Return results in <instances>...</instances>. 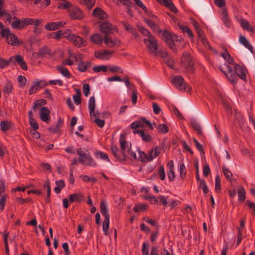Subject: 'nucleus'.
Wrapping results in <instances>:
<instances>
[{"label": "nucleus", "instance_id": "59", "mask_svg": "<svg viewBox=\"0 0 255 255\" xmlns=\"http://www.w3.org/2000/svg\"><path fill=\"white\" fill-rule=\"evenodd\" d=\"M77 154L80 156V158L85 159L88 157L89 154L87 153L86 151L81 148H79L77 150Z\"/></svg>", "mask_w": 255, "mask_h": 255}, {"label": "nucleus", "instance_id": "33", "mask_svg": "<svg viewBox=\"0 0 255 255\" xmlns=\"http://www.w3.org/2000/svg\"><path fill=\"white\" fill-rule=\"evenodd\" d=\"M57 69L63 76L66 78H69L71 77V73L67 68L63 67V66H58L57 67Z\"/></svg>", "mask_w": 255, "mask_h": 255}, {"label": "nucleus", "instance_id": "63", "mask_svg": "<svg viewBox=\"0 0 255 255\" xmlns=\"http://www.w3.org/2000/svg\"><path fill=\"white\" fill-rule=\"evenodd\" d=\"M158 174L159 178L161 180H164L165 179L166 175L163 166H161L159 167Z\"/></svg>", "mask_w": 255, "mask_h": 255}, {"label": "nucleus", "instance_id": "52", "mask_svg": "<svg viewBox=\"0 0 255 255\" xmlns=\"http://www.w3.org/2000/svg\"><path fill=\"white\" fill-rule=\"evenodd\" d=\"M73 5L69 1H66L64 3L59 4L57 8L59 9H68V10L70 8L71 6H72Z\"/></svg>", "mask_w": 255, "mask_h": 255}, {"label": "nucleus", "instance_id": "42", "mask_svg": "<svg viewBox=\"0 0 255 255\" xmlns=\"http://www.w3.org/2000/svg\"><path fill=\"white\" fill-rule=\"evenodd\" d=\"M123 25L124 28L128 31L131 33L133 35H136L137 32L135 29L131 27L130 25L127 22H123Z\"/></svg>", "mask_w": 255, "mask_h": 255}, {"label": "nucleus", "instance_id": "6", "mask_svg": "<svg viewBox=\"0 0 255 255\" xmlns=\"http://www.w3.org/2000/svg\"><path fill=\"white\" fill-rule=\"evenodd\" d=\"M181 65L188 72L193 71V63L190 54L188 52H185L183 54L181 58Z\"/></svg>", "mask_w": 255, "mask_h": 255}, {"label": "nucleus", "instance_id": "18", "mask_svg": "<svg viewBox=\"0 0 255 255\" xmlns=\"http://www.w3.org/2000/svg\"><path fill=\"white\" fill-rule=\"evenodd\" d=\"M49 114L50 111L47 108L43 107L40 108V117L42 121L47 123H49L50 120Z\"/></svg>", "mask_w": 255, "mask_h": 255}, {"label": "nucleus", "instance_id": "2", "mask_svg": "<svg viewBox=\"0 0 255 255\" xmlns=\"http://www.w3.org/2000/svg\"><path fill=\"white\" fill-rule=\"evenodd\" d=\"M137 27L139 31L145 37L143 39V42L145 45L147 49L150 53L156 55L158 49L157 40L147 29L142 26L137 25Z\"/></svg>", "mask_w": 255, "mask_h": 255}, {"label": "nucleus", "instance_id": "25", "mask_svg": "<svg viewBox=\"0 0 255 255\" xmlns=\"http://www.w3.org/2000/svg\"><path fill=\"white\" fill-rule=\"evenodd\" d=\"M133 132L134 133H137L144 141L149 142L151 139V136L149 133L145 132L143 130H137L134 131Z\"/></svg>", "mask_w": 255, "mask_h": 255}, {"label": "nucleus", "instance_id": "46", "mask_svg": "<svg viewBox=\"0 0 255 255\" xmlns=\"http://www.w3.org/2000/svg\"><path fill=\"white\" fill-rule=\"evenodd\" d=\"M93 71L96 73H98L101 71L106 72L108 70V66L104 65L96 66L93 67Z\"/></svg>", "mask_w": 255, "mask_h": 255}, {"label": "nucleus", "instance_id": "32", "mask_svg": "<svg viewBox=\"0 0 255 255\" xmlns=\"http://www.w3.org/2000/svg\"><path fill=\"white\" fill-rule=\"evenodd\" d=\"M90 39L91 41L97 45L102 43L103 39L100 34L95 33L91 35Z\"/></svg>", "mask_w": 255, "mask_h": 255}, {"label": "nucleus", "instance_id": "53", "mask_svg": "<svg viewBox=\"0 0 255 255\" xmlns=\"http://www.w3.org/2000/svg\"><path fill=\"white\" fill-rule=\"evenodd\" d=\"M6 196L4 194L1 196L0 198V212L3 211L6 202Z\"/></svg>", "mask_w": 255, "mask_h": 255}, {"label": "nucleus", "instance_id": "23", "mask_svg": "<svg viewBox=\"0 0 255 255\" xmlns=\"http://www.w3.org/2000/svg\"><path fill=\"white\" fill-rule=\"evenodd\" d=\"M159 3L167 6L172 11L176 13L177 10L171 0H157Z\"/></svg>", "mask_w": 255, "mask_h": 255}, {"label": "nucleus", "instance_id": "31", "mask_svg": "<svg viewBox=\"0 0 255 255\" xmlns=\"http://www.w3.org/2000/svg\"><path fill=\"white\" fill-rule=\"evenodd\" d=\"M84 198V196L80 193H76L69 195V201L70 202H81Z\"/></svg>", "mask_w": 255, "mask_h": 255}, {"label": "nucleus", "instance_id": "20", "mask_svg": "<svg viewBox=\"0 0 255 255\" xmlns=\"http://www.w3.org/2000/svg\"><path fill=\"white\" fill-rule=\"evenodd\" d=\"M78 160L84 165H89L93 167L97 166L96 162L91 157L90 154L85 159L79 158Z\"/></svg>", "mask_w": 255, "mask_h": 255}, {"label": "nucleus", "instance_id": "8", "mask_svg": "<svg viewBox=\"0 0 255 255\" xmlns=\"http://www.w3.org/2000/svg\"><path fill=\"white\" fill-rule=\"evenodd\" d=\"M67 39L72 42L75 46L79 48L85 47L87 44L86 40L76 34H72L71 31L69 35L67 36Z\"/></svg>", "mask_w": 255, "mask_h": 255}, {"label": "nucleus", "instance_id": "22", "mask_svg": "<svg viewBox=\"0 0 255 255\" xmlns=\"http://www.w3.org/2000/svg\"><path fill=\"white\" fill-rule=\"evenodd\" d=\"M101 31L106 34L111 33L113 25L109 22H104L100 26Z\"/></svg>", "mask_w": 255, "mask_h": 255}, {"label": "nucleus", "instance_id": "49", "mask_svg": "<svg viewBox=\"0 0 255 255\" xmlns=\"http://www.w3.org/2000/svg\"><path fill=\"white\" fill-rule=\"evenodd\" d=\"M238 198L239 200L244 201L246 198L245 190L243 187H241L238 191Z\"/></svg>", "mask_w": 255, "mask_h": 255}, {"label": "nucleus", "instance_id": "41", "mask_svg": "<svg viewBox=\"0 0 255 255\" xmlns=\"http://www.w3.org/2000/svg\"><path fill=\"white\" fill-rule=\"evenodd\" d=\"M12 85L11 83H6L3 89V92L4 94L9 95L12 93Z\"/></svg>", "mask_w": 255, "mask_h": 255}, {"label": "nucleus", "instance_id": "50", "mask_svg": "<svg viewBox=\"0 0 255 255\" xmlns=\"http://www.w3.org/2000/svg\"><path fill=\"white\" fill-rule=\"evenodd\" d=\"M200 40L202 42L203 44L206 47L211 48L210 45L206 38L204 36V33H201V36H198Z\"/></svg>", "mask_w": 255, "mask_h": 255}, {"label": "nucleus", "instance_id": "62", "mask_svg": "<svg viewBox=\"0 0 255 255\" xmlns=\"http://www.w3.org/2000/svg\"><path fill=\"white\" fill-rule=\"evenodd\" d=\"M20 20L17 18H15V20L11 23V26L14 28L21 29L22 28L20 27Z\"/></svg>", "mask_w": 255, "mask_h": 255}, {"label": "nucleus", "instance_id": "19", "mask_svg": "<svg viewBox=\"0 0 255 255\" xmlns=\"http://www.w3.org/2000/svg\"><path fill=\"white\" fill-rule=\"evenodd\" d=\"M161 150V147L158 146L151 149L147 155V161H150L154 159L160 153Z\"/></svg>", "mask_w": 255, "mask_h": 255}, {"label": "nucleus", "instance_id": "57", "mask_svg": "<svg viewBox=\"0 0 255 255\" xmlns=\"http://www.w3.org/2000/svg\"><path fill=\"white\" fill-rule=\"evenodd\" d=\"M73 98L76 105H78L81 103L80 92L79 90H77V94L74 95Z\"/></svg>", "mask_w": 255, "mask_h": 255}, {"label": "nucleus", "instance_id": "12", "mask_svg": "<svg viewBox=\"0 0 255 255\" xmlns=\"http://www.w3.org/2000/svg\"><path fill=\"white\" fill-rule=\"evenodd\" d=\"M111 151L115 157L119 160H124L126 158H129V156H131V155L128 153H125L122 150L120 151L118 148L115 145L112 146Z\"/></svg>", "mask_w": 255, "mask_h": 255}, {"label": "nucleus", "instance_id": "60", "mask_svg": "<svg viewBox=\"0 0 255 255\" xmlns=\"http://www.w3.org/2000/svg\"><path fill=\"white\" fill-rule=\"evenodd\" d=\"M167 176L169 180L171 181H173L175 178V172L174 169H167Z\"/></svg>", "mask_w": 255, "mask_h": 255}, {"label": "nucleus", "instance_id": "13", "mask_svg": "<svg viewBox=\"0 0 255 255\" xmlns=\"http://www.w3.org/2000/svg\"><path fill=\"white\" fill-rule=\"evenodd\" d=\"M146 124L149 128H150L151 129H153L154 127L155 126V124L154 123L152 124L149 121H147L146 119L143 118L140 121H137L134 122H133L131 124V127L133 129H135L139 127H141L143 126V124Z\"/></svg>", "mask_w": 255, "mask_h": 255}, {"label": "nucleus", "instance_id": "51", "mask_svg": "<svg viewBox=\"0 0 255 255\" xmlns=\"http://www.w3.org/2000/svg\"><path fill=\"white\" fill-rule=\"evenodd\" d=\"M221 189V179L219 175H217L216 176L215 179V190L216 192H218Z\"/></svg>", "mask_w": 255, "mask_h": 255}, {"label": "nucleus", "instance_id": "4", "mask_svg": "<svg viewBox=\"0 0 255 255\" xmlns=\"http://www.w3.org/2000/svg\"><path fill=\"white\" fill-rule=\"evenodd\" d=\"M173 84L179 90L189 93L190 87L188 84L184 82L183 78L180 76L174 77L172 80Z\"/></svg>", "mask_w": 255, "mask_h": 255}, {"label": "nucleus", "instance_id": "48", "mask_svg": "<svg viewBox=\"0 0 255 255\" xmlns=\"http://www.w3.org/2000/svg\"><path fill=\"white\" fill-rule=\"evenodd\" d=\"M146 209V205L143 204H137L134 206L133 208L135 212L143 211Z\"/></svg>", "mask_w": 255, "mask_h": 255}, {"label": "nucleus", "instance_id": "61", "mask_svg": "<svg viewBox=\"0 0 255 255\" xmlns=\"http://www.w3.org/2000/svg\"><path fill=\"white\" fill-rule=\"evenodd\" d=\"M43 188L46 190L47 196L48 198L50 197L51 189L50 186V183L48 180L46 181L43 184Z\"/></svg>", "mask_w": 255, "mask_h": 255}, {"label": "nucleus", "instance_id": "43", "mask_svg": "<svg viewBox=\"0 0 255 255\" xmlns=\"http://www.w3.org/2000/svg\"><path fill=\"white\" fill-rule=\"evenodd\" d=\"M223 172L228 181H231L233 178V174L231 171L226 166L223 167Z\"/></svg>", "mask_w": 255, "mask_h": 255}, {"label": "nucleus", "instance_id": "40", "mask_svg": "<svg viewBox=\"0 0 255 255\" xmlns=\"http://www.w3.org/2000/svg\"><path fill=\"white\" fill-rule=\"evenodd\" d=\"M10 62H11L10 57L8 59H4L3 58H0V68L4 69L7 67Z\"/></svg>", "mask_w": 255, "mask_h": 255}, {"label": "nucleus", "instance_id": "58", "mask_svg": "<svg viewBox=\"0 0 255 255\" xmlns=\"http://www.w3.org/2000/svg\"><path fill=\"white\" fill-rule=\"evenodd\" d=\"M164 61L170 68L172 69L174 68V62L170 56L169 57H166L164 59Z\"/></svg>", "mask_w": 255, "mask_h": 255}, {"label": "nucleus", "instance_id": "16", "mask_svg": "<svg viewBox=\"0 0 255 255\" xmlns=\"http://www.w3.org/2000/svg\"><path fill=\"white\" fill-rule=\"evenodd\" d=\"M65 24V22L63 21H58L56 22L48 23L45 25L44 27L46 30L52 31L62 27Z\"/></svg>", "mask_w": 255, "mask_h": 255}, {"label": "nucleus", "instance_id": "56", "mask_svg": "<svg viewBox=\"0 0 255 255\" xmlns=\"http://www.w3.org/2000/svg\"><path fill=\"white\" fill-rule=\"evenodd\" d=\"M179 171H180V177L181 178H183L185 176L186 172L185 165L183 163L180 164Z\"/></svg>", "mask_w": 255, "mask_h": 255}, {"label": "nucleus", "instance_id": "35", "mask_svg": "<svg viewBox=\"0 0 255 255\" xmlns=\"http://www.w3.org/2000/svg\"><path fill=\"white\" fill-rule=\"evenodd\" d=\"M12 126V123L7 120L1 121L0 123V129L2 131L8 130Z\"/></svg>", "mask_w": 255, "mask_h": 255}, {"label": "nucleus", "instance_id": "9", "mask_svg": "<svg viewBox=\"0 0 255 255\" xmlns=\"http://www.w3.org/2000/svg\"><path fill=\"white\" fill-rule=\"evenodd\" d=\"M1 35L5 38L7 42L12 45L15 46L18 44L19 40L17 37L13 34L10 32L8 28L1 30Z\"/></svg>", "mask_w": 255, "mask_h": 255}, {"label": "nucleus", "instance_id": "39", "mask_svg": "<svg viewBox=\"0 0 255 255\" xmlns=\"http://www.w3.org/2000/svg\"><path fill=\"white\" fill-rule=\"evenodd\" d=\"M157 128L158 132L161 133H166L169 131L168 127L164 124H159Z\"/></svg>", "mask_w": 255, "mask_h": 255}, {"label": "nucleus", "instance_id": "1", "mask_svg": "<svg viewBox=\"0 0 255 255\" xmlns=\"http://www.w3.org/2000/svg\"><path fill=\"white\" fill-rule=\"evenodd\" d=\"M226 70L224 71L225 75L229 80L232 83H236L238 76L245 80L246 79V70L239 64H236L234 66V70L231 66L226 64Z\"/></svg>", "mask_w": 255, "mask_h": 255}, {"label": "nucleus", "instance_id": "34", "mask_svg": "<svg viewBox=\"0 0 255 255\" xmlns=\"http://www.w3.org/2000/svg\"><path fill=\"white\" fill-rule=\"evenodd\" d=\"M100 210L102 214L105 216V219H110V215L108 213L107 205L104 201L101 203Z\"/></svg>", "mask_w": 255, "mask_h": 255}, {"label": "nucleus", "instance_id": "38", "mask_svg": "<svg viewBox=\"0 0 255 255\" xmlns=\"http://www.w3.org/2000/svg\"><path fill=\"white\" fill-rule=\"evenodd\" d=\"M108 70L112 73H123V69L117 65H109L108 66Z\"/></svg>", "mask_w": 255, "mask_h": 255}, {"label": "nucleus", "instance_id": "17", "mask_svg": "<svg viewBox=\"0 0 255 255\" xmlns=\"http://www.w3.org/2000/svg\"><path fill=\"white\" fill-rule=\"evenodd\" d=\"M105 44L109 47L118 46L120 45V41L117 38H113L112 37L106 35L104 38Z\"/></svg>", "mask_w": 255, "mask_h": 255}, {"label": "nucleus", "instance_id": "29", "mask_svg": "<svg viewBox=\"0 0 255 255\" xmlns=\"http://www.w3.org/2000/svg\"><path fill=\"white\" fill-rule=\"evenodd\" d=\"M95 155L97 159H102L105 161L111 163L108 155L104 152L101 151H97L95 152Z\"/></svg>", "mask_w": 255, "mask_h": 255}, {"label": "nucleus", "instance_id": "24", "mask_svg": "<svg viewBox=\"0 0 255 255\" xmlns=\"http://www.w3.org/2000/svg\"><path fill=\"white\" fill-rule=\"evenodd\" d=\"M70 30L66 29L59 30L55 32L54 37L56 40H59L60 39L65 37L67 38V36L69 35Z\"/></svg>", "mask_w": 255, "mask_h": 255}, {"label": "nucleus", "instance_id": "26", "mask_svg": "<svg viewBox=\"0 0 255 255\" xmlns=\"http://www.w3.org/2000/svg\"><path fill=\"white\" fill-rule=\"evenodd\" d=\"M240 23L242 28L249 32H253L254 30V27L250 25L249 22L245 19H241L240 20Z\"/></svg>", "mask_w": 255, "mask_h": 255}, {"label": "nucleus", "instance_id": "30", "mask_svg": "<svg viewBox=\"0 0 255 255\" xmlns=\"http://www.w3.org/2000/svg\"><path fill=\"white\" fill-rule=\"evenodd\" d=\"M78 69L82 72H85L87 68L91 66V63L89 61L83 62L82 60L78 61Z\"/></svg>", "mask_w": 255, "mask_h": 255}, {"label": "nucleus", "instance_id": "44", "mask_svg": "<svg viewBox=\"0 0 255 255\" xmlns=\"http://www.w3.org/2000/svg\"><path fill=\"white\" fill-rule=\"evenodd\" d=\"M110 219H105L103 223V231L105 235L108 234V229L109 228Z\"/></svg>", "mask_w": 255, "mask_h": 255}, {"label": "nucleus", "instance_id": "11", "mask_svg": "<svg viewBox=\"0 0 255 255\" xmlns=\"http://www.w3.org/2000/svg\"><path fill=\"white\" fill-rule=\"evenodd\" d=\"M89 113L91 120H94L95 119L100 117V113L97 111H95L96 107V100L94 96L90 97L89 102Z\"/></svg>", "mask_w": 255, "mask_h": 255}, {"label": "nucleus", "instance_id": "5", "mask_svg": "<svg viewBox=\"0 0 255 255\" xmlns=\"http://www.w3.org/2000/svg\"><path fill=\"white\" fill-rule=\"evenodd\" d=\"M68 52V57L62 62L63 65L71 66L84 59V55L82 54H73L70 49H69Z\"/></svg>", "mask_w": 255, "mask_h": 255}, {"label": "nucleus", "instance_id": "14", "mask_svg": "<svg viewBox=\"0 0 255 255\" xmlns=\"http://www.w3.org/2000/svg\"><path fill=\"white\" fill-rule=\"evenodd\" d=\"M10 59L11 60V62L13 61V63L15 64H18L19 65L20 68L23 70H27V65L25 62L23 60V58L22 56L20 55H17L15 56H12L10 57Z\"/></svg>", "mask_w": 255, "mask_h": 255}, {"label": "nucleus", "instance_id": "3", "mask_svg": "<svg viewBox=\"0 0 255 255\" xmlns=\"http://www.w3.org/2000/svg\"><path fill=\"white\" fill-rule=\"evenodd\" d=\"M119 142L122 150L125 153H128L131 155L129 156V159L136 158V153L131 150V144L126 141L125 136L121 134L119 139Z\"/></svg>", "mask_w": 255, "mask_h": 255}, {"label": "nucleus", "instance_id": "64", "mask_svg": "<svg viewBox=\"0 0 255 255\" xmlns=\"http://www.w3.org/2000/svg\"><path fill=\"white\" fill-rule=\"evenodd\" d=\"M142 255H149L148 243H143L142 246Z\"/></svg>", "mask_w": 255, "mask_h": 255}, {"label": "nucleus", "instance_id": "47", "mask_svg": "<svg viewBox=\"0 0 255 255\" xmlns=\"http://www.w3.org/2000/svg\"><path fill=\"white\" fill-rule=\"evenodd\" d=\"M198 185L199 187L202 188L203 191L205 194H207L209 190L204 180L201 179L200 182L198 183Z\"/></svg>", "mask_w": 255, "mask_h": 255}, {"label": "nucleus", "instance_id": "28", "mask_svg": "<svg viewBox=\"0 0 255 255\" xmlns=\"http://www.w3.org/2000/svg\"><path fill=\"white\" fill-rule=\"evenodd\" d=\"M145 22L154 32L158 33V34L160 33L161 30L158 27V26L152 20L146 19H145Z\"/></svg>", "mask_w": 255, "mask_h": 255}, {"label": "nucleus", "instance_id": "55", "mask_svg": "<svg viewBox=\"0 0 255 255\" xmlns=\"http://www.w3.org/2000/svg\"><path fill=\"white\" fill-rule=\"evenodd\" d=\"M180 28L183 31V32L187 33L188 34L189 36H190L191 38L193 37V33L188 27L186 26L181 25L180 26Z\"/></svg>", "mask_w": 255, "mask_h": 255}, {"label": "nucleus", "instance_id": "54", "mask_svg": "<svg viewBox=\"0 0 255 255\" xmlns=\"http://www.w3.org/2000/svg\"><path fill=\"white\" fill-rule=\"evenodd\" d=\"M17 82L19 87H22L24 86L26 82V79L22 75H19L17 77Z\"/></svg>", "mask_w": 255, "mask_h": 255}, {"label": "nucleus", "instance_id": "21", "mask_svg": "<svg viewBox=\"0 0 255 255\" xmlns=\"http://www.w3.org/2000/svg\"><path fill=\"white\" fill-rule=\"evenodd\" d=\"M93 14L96 17L100 19H106L107 17L106 13L100 7L95 8L93 10Z\"/></svg>", "mask_w": 255, "mask_h": 255}, {"label": "nucleus", "instance_id": "15", "mask_svg": "<svg viewBox=\"0 0 255 255\" xmlns=\"http://www.w3.org/2000/svg\"><path fill=\"white\" fill-rule=\"evenodd\" d=\"M113 52L108 50L96 51L95 52V57L102 60H108L111 58Z\"/></svg>", "mask_w": 255, "mask_h": 255}, {"label": "nucleus", "instance_id": "7", "mask_svg": "<svg viewBox=\"0 0 255 255\" xmlns=\"http://www.w3.org/2000/svg\"><path fill=\"white\" fill-rule=\"evenodd\" d=\"M161 38L166 43L167 45L174 51L176 52L174 43L173 42L174 33L168 32L166 30H162L160 34Z\"/></svg>", "mask_w": 255, "mask_h": 255}, {"label": "nucleus", "instance_id": "10", "mask_svg": "<svg viewBox=\"0 0 255 255\" xmlns=\"http://www.w3.org/2000/svg\"><path fill=\"white\" fill-rule=\"evenodd\" d=\"M70 17L73 19L81 20L84 17L82 11L77 6L73 5L68 9Z\"/></svg>", "mask_w": 255, "mask_h": 255}, {"label": "nucleus", "instance_id": "37", "mask_svg": "<svg viewBox=\"0 0 255 255\" xmlns=\"http://www.w3.org/2000/svg\"><path fill=\"white\" fill-rule=\"evenodd\" d=\"M137 152L138 155V156L136 155V158H132L131 159V160L137 159L141 160L142 162H144L147 160V155L144 152L139 150L138 149H137Z\"/></svg>", "mask_w": 255, "mask_h": 255}, {"label": "nucleus", "instance_id": "36", "mask_svg": "<svg viewBox=\"0 0 255 255\" xmlns=\"http://www.w3.org/2000/svg\"><path fill=\"white\" fill-rule=\"evenodd\" d=\"M56 187L54 189V191L57 194L59 193L61 190L64 187L65 184L63 180H60L56 182Z\"/></svg>", "mask_w": 255, "mask_h": 255}, {"label": "nucleus", "instance_id": "45", "mask_svg": "<svg viewBox=\"0 0 255 255\" xmlns=\"http://www.w3.org/2000/svg\"><path fill=\"white\" fill-rule=\"evenodd\" d=\"M222 56L227 62H228V64H233L234 59L231 57L230 55L227 51H225L222 54Z\"/></svg>", "mask_w": 255, "mask_h": 255}, {"label": "nucleus", "instance_id": "27", "mask_svg": "<svg viewBox=\"0 0 255 255\" xmlns=\"http://www.w3.org/2000/svg\"><path fill=\"white\" fill-rule=\"evenodd\" d=\"M239 42L247 49H248L251 52H253L254 49L253 46L250 44L249 41L245 36L241 35L239 37Z\"/></svg>", "mask_w": 255, "mask_h": 255}]
</instances>
